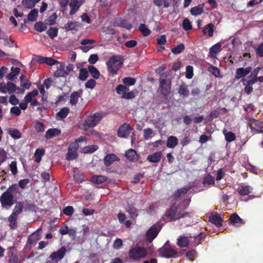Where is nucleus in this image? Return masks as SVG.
<instances>
[{"label":"nucleus","mask_w":263,"mask_h":263,"mask_svg":"<svg viewBox=\"0 0 263 263\" xmlns=\"http://www.w3.org/2000/svg\"><path fill=\"white\" fill-rule=\"evenodd\" d=\"M14 193H21L16 183L12 184L0 196V203L2 208L8 209L15 203Z\"/></svg>","instance_id":"obj_1"},{"label":"nucleus","mask_w":263,"mask_h":263,"mask_svg":"<svg viewBox=\"0 0 263 263\" xmlns=\"http://www.w3.org/2000/svg\"><path fill=\"white\" fill-rule=\"evenodd\" d=\"M179 205H177L175 203H173L170 209L166 210L165 214L163 215L162 218L164 221H173L175 220L180 219L181 218L191 217V212H184V211H179Z\"/></svg>","instance_id":"obj_2"},{"label":"nucleus","mask_w":263,"mask_h":263,"mask_svg":"<svg viewBox=\"0 0 263 263\" xmlns=\"http://www.w3.org/2000/svg\"><path fill=\"white\" fill-rule=\"evenodd\" d=\"M124 62L121 55L116 54L110 57L107 62V70L112 75L116 74Z\"/></svg>","instance_id":"obj_3"},{"label":"nucleus","mask_w":263,"mask_h":263,"mask_svg":"<svg viewBox=\"0 0 263 263\" xmlns=\"http://www.w3.org/2000/svg\"><path fill=\"white\" fill-rule=\"evenodd\" d=\"M159 88L161 94L164 98H168L172 90V81L167 78L165 73H162L160 76Z\"/></svg>","instance_id":"obj_4"},{"label":"nucleus","mask_w":263,"mask_h":263,"mask_svg":"<svg viewBox=\"0 0 263 263\" xmlns=\"http://www.w3.org/2000/svg\"><path fill=\"white\" fill-rule=\"evenodd\" d=\"M104 113L103 112H96L95 114L88 116L83 122L84 128H91L98 125L102 119Z\"/></svg>","instance_id":"obj_5"},{"label":"nucleus","mask_w":263,"mask_h":263,"mask_svg":"<svg viewBox=\"0 0 263 263\" xmlns=\"http://www.w3.org/2000/svg\"><path fill=\"white\" fill-rule=\"evenodd\" d=\"M147 255V251L146 248L138 246L132 248L128 252L129 257L133 260H140L146 257Z\"/></svg>","instance_id":"obj_6"},{"label":"nucleus","mask_w":263,"mask_h":263,"mask_svg":"<svg viewBox=\"0 0 263 263\" xmlns=\"http://www.w3.org/2000/svg\"><path fill=\"white\" fill-rule=\"evenodd\" d=\"M162 227V224H161L160 222H157L152 225V226L148 229L146 233V240L148 242H152V241L155 239L160 232Z\"/></svg>","instance_id":"obj_7"},{"label":"nucleus","mask_w":263,"mask_h":263,"mask_svg":"<svg viewBox=\"0 0 263 263\" xmlns=\"http://www.w3.org/2000/svg\"><path fill=\"white\" fill-rule=\"evenodd\" d=\"M169 241H167L165 244L161 248L158 249V252L160 255L162 257L171 258L174 257L177 254V252L173 249L171 246L168 245Z\"/></svg>","instance_id":"obj_8"},{"label":"nucleus","mask_w":263,"mask_h":263,"mask_svg":"<svg viewBox=\"0 0 263 263\" xmlns=\"http://www.w3.org/2000/svg\"><path fill=\"white\" fill-rule=\"evenodd\" d=\"M39 239L40 235L38 232H35L31 234L27 239V242L24 247V250L25 251H30L33 247L36 245Z\"/></svg>","instance_id":"obj_9"},{"label":"nucleus","mask_w":263,"mask_h":263,"mask_svg":"<svg viewBox=\"0 0 263 263\" xmlns=\"http://www.w3.org/2000/svg\"><path fill=\"white\" fill-rule=\"evenodd\" d=\"M133 130V128L129 124L124 123L119 127L117 136L121 138H127Z\"/></svg>","instance_id":"obj_10"},{"label":"nucleus","mask_w":263,"mask_h":263,"mask_svg":"<svg viewBox=\"0 0 263 263\" xmlns=\"http://www.w3.org/2000/svg\"><path fill=\"white\" fill-rule=\"evenodd\" d=\"M78 147L79 144H77V143H71L69 144L66 157L67 160H73V159L77 158L78 156L77 154Z\"/></svg>","instance_id":"obj_11"},{"label":"nucleus","mask_w":263,"mask_h":263,"mask_svg":"<svg viewBox=\"0 0 263 263\" xmlns=\"http://www.w3.org/2000/svg\"><path fill=\"white\" fill-rule=\"evenodd\" d=\"M84 3V0H70L69 3V5L71 7L69 14L70 15H72L76 13L80 6H81V5H82Z\"/></svg>","instance_id":"obj_12"},{"label":"nucleus","mask_w":263,"mask_h":263,"mask_svg":"<svg viewBox=\"0 0 263 263\" xmlns=\"http://www.w3.org/2000/svg\"><path fill=\"white\" fill-rule=\"evenodd\" d=\"M96 41L94 39H83L80 42V44L83 45V47H80V49L82 50L83 52H87L89 51L91 48H94L95 46L93 44H95Z\"/></svg>","instance_id":"obj_13"},{"label":"nucleus","mask_w":263,"mask_h":263,"mask_svg":"<svg viewBox=\"0 0 263 263\" xmlns=\"http://www.w3.org/2000/svg\"><path fill=\"white\" fill-rule=\"evenodd\" d=\"M230 223L235 227H240L244 224L245 221L237 213L231 214L229 218Z\"/></svg>","instance_id":"obj_14"},{"label":"nucleus","mask_w":263,"mask_h":263,"mask_svg":"<svg viewBox=\"0 0 263 263\" xmlns=\"http://www.w3.org/2000/svg\"><path fill=\"white\" fill-rule=\"evenodd\" d=\"M66 248L62 247L58 251L53 252L50 255V258L52 260L58 261L57 259H62L64 258L66 254Z\"/></svg>","instance_id":"obj_15"},{"label":"nucleus","mask_w":263,"mask_h":263,"mask_svg":"<svg viewBox=\"0 0 263 263\" xmlns=\"http://www.w3.org/2000/svg\"><path fill=\"white\" fill-rule=\"evenodd\" d=\"M242 83L245 86L244 91L247 94H251L253 91V85L255 84V80L252 79L248 80L246 78L241 79Z\"/></svg>","instance_id":"obj_16"},{"label":"nucleus","mask_w":263,"mask_h":263,"mask_svg":"<svg viewBox=\"0 0 263 263\" xmlns=\"http://www.w3.org/2000/svg\"><path fill=\"white\" fill-rule=\"evenodd\" d=\"M120 158L114 153L107 154L104 158V165L107 166H110L116 161H119Z\"/></svg>","instance_id":"obj_17"},{"label":"nucleus","mask_w":263,"mask_h":263,"mask_svg":"<svg viewBox=\"0 0 263 263\" xmlns=\"http://www.w3.org/2000/svg\"><path fill=\"white\" fill-rule=\"evenodd\" d=\"M190 237H191V235L190 236L180 235L177 238V244L181 247H187L190 244L189 238Z\"/></svg>","instance_id":"obj_18"},{"label":"nucleus","mask_w":263,"mask_h":263,"mask_svg":"<svg viewBox=\"0 0 263 263\" xmlns=\"http://www.w3.org/2000/svg\"><path fill=\"white\" fill-rule=\"evenodd\" d=\"M82 90H80L78 91L71 92L70 95V103L72 105H76L79 101V99L82 95Z\"/></svg>","instance_id":"obj_19"},{"label":"nucleus","mask_w":263,"mask_h":263,"mask_svg":"<svg viewBox=\"0 0 263 263\" xmlns=\"http://www.w3.org/2000/svg\"><path fill=\"white\" fill-rule=\"evenodd\" d=\"M209 220L217 227H220L222 226L223 220L218 214H215L214 215L210 216Z\"/></svg>","instance_id":"obj_20"},{"label":"nucleus","mask_w":263,"mask_h":263,"mask_svg":"<svg viewBox=\"0 0 263 263\" xmlns=\"http://www.w3.org/2000/svg\"><path fill=\"white\" fill-rule=\"evenodd\" d=\"M252 190V188L250 185H241L237 189V191L241 196H247Z\"/></svg>","instance_id":"obj_21"},{"label":"nucleus","mask_w":263,"mask_h":263,"mask_svg":"<svg viewBox=\"0 0 263 263\" xmlns=\"http://www.w3.org/2000/svg\"><path fill=\"white\" fill-rule=\"evenodd\" d=\"M162 157L161 152H156L152 155H148L147 160L150 162H159Z\"/></svg>","instance_id":"obj_22"},{"label":"nucleus","mask_w":263,"mask_h":263,"mask_svg":"<svg viewBox=\"0 0 263 263\" xmlns=\"http://www.w3.org/2000/svg\"><path fill=\"white\" fill-rule=\"evenodd\" d=\"M166 146L168 148H174L178 144V139L175 136H170L166 141Z\"/></svg>","instance_id":"obj_23"},{"label":"nucleus","mask_w":263,"mask_h":263,"mask_svg":"<svg viewBox=\"0 0 263 263\" xmlns=\"http://www.w3.org/2000/svg\"><path fill=\"white\" fill-rule=\"evenodd\" d=\"M17 217L13 210L11 214L8 218V221L9 222V227L11 229H13L17 227Z\"/></svg>","instance_id":"obj_24"},{"label":"nucleus","mask_w":263,"mask_h":263,"mask_svg":"<svg viewBox=\"0 0 263 263\" xmlns=\"http://www.w3.org/2000/svg\"><path fill=\"white\" fill-rule=\"evenodd\" d=\"M68 75V72L65 70V66L64 64H62L54 73V76L57 78L59 77H66Z\"/></svg>","instance_id":"obj_25"},{"label":"nucleus","mask_w":263,"mask_h":263,"mask_svg":"<svg viewBox=\"0 0 263 263\" xmlns=\"http://www.w3.org/2000/svg\"><path fill=\"white\" fill-rule=\"evenodd\" d=\"M60 133L61 131L58 128H49L45 134V137L46 139H51V138H53L54 136H59Z\"/></svg>","instance_id":"obj_26"},{"label":"nucleus","mask_w":263,"mask_h":263,"mask_svg":"<svg viewBox=\"0 0 263 263\" xmlns=\"http://www.w3.org/2000/svg\"><path fill=\"white\" fill-rule=\"evenodd\" d=\"M178 92L180 95L183 97H187L190 95L187 85L183 83L179 85Z\"/></svg>","instance_id":"obj_27"},{"label":"nucleus","mask_w":263,"mask_h":263,"mask_svg":"<svg viewBox=\"0 0 263 263\" xmlns=\"http://www.w3.org/2000/svg\"><path fill=\"white\" fill-rule=\"evenodd\" d=\"M190 190V187H183L182 188L178 189L174 194V198L177 200V199L179 198L182 195L186 194Z\"/></svg>","instance_id":"obj_28"},{"label":"nucleus","mask_w":263,"mask_h":263,"mask_svg":"<svg viewBox=\"0 0 263 263\" xmlns=\"http://www.w3.org/2000/svg\"><path fill=\"white\" fill-rule=\"evenodd\" d=\"M214 25L212 24V23L208 24V25H206V26H204V27L203 28V33L205 35V34L207 33L208 32L209 36H213L214 35Z\"/></svg>","instance_id":"obj_29"},{"label":"nucleus","mask_w":263,"mask_h":263,"mask_svg":"<svg viewBox=\"0 0 263 263\" xmlns=\"http://www.w3.org/2000/svg\"><path fill=\"white\" fill-rule=\"evenodd\" d=\"M256 126L257 128H255L254 126H252V124H249V126L251 130H255L258 134L263 133V121H258L256 122Z\"/></svg>","instance_id":"obj_30"},{"label":"nucleus","mask_w":263,"mask_h":263,"mask_svg":"<svg viewBox=\"0 0 263 263\" xmlns=\"http://www.w3.org/2000/svg\"><path fill=\"white\" fill-rule=\"evenodd\" d=\"M79 26V22H68L65 25L64 28L66 31H70V30H77V27Z\"/></svg>","instance_id":"obj_31"},{"label":"nucleus","mask_w":263,"mask_h":263,"mask_svg":"<svg viewBox=\"0 0 263 263\" xmlns=\"http://www.w3.org/2000/svg\"><path fill=\"white\" fill-rule=\"evenodd\" d=\"M203 11V5L199 4L197 6L193 7L190 10V12L193 15H201Z\"/></svg>","instance_id":"obj_32"},{"label":"nucleus","mask_w":263,"mask_h":263,"mask_svg":"<svg viewBox=\"0 0 263 263\" xmlns=\"http://www.w3.org/2000/svg\"><path fill=\"white\" fill-rule=\"evenodd\" d=\"M221 44L217 43L214 45L212 46V47L210 48V55L211 57H215L216 54L218 53V52L221 51Z\"/></svg>","instance_id":"obj_33"},{"label":"nucleus","mask_w":263,"mask_h":263,"mask_svg":"<svg viewBox=\"0 0 263 263\" xmlns=\"http://www.w3.org/2000/svg\"><path fill=\"white\" fill-rule=\"evenodd\" d=\"M223 133L225 136V139L227 142H232V141L235 140V134L232 133V132H227V129H223Z\"/></svg>","instance_id":"obj_34"},{"label":"nucleus","mask_w":263,"mask_h":263,"mask_svg":"<svg viewBox=\"0 0 263 263\" xmlns=\"http://www.w3.org/2000/svg\"><path fill=\"white\" fill-rule=\"evenodd\" d=\"M88 71L91 76L95 79H98L100 76V72L99 70L97 69L95 66L89 65L88 67Z\"/></svg>","instance_id":"obj_35"},{"label":"nucleus","mask_w":263,"mask_h":263,"mask_svg":"<svg viewBox=\"0 0 263 263\" xmlns=\"http://www.w3.org/2000/svg\"><path fill=\"white\" fill-rule=\"evenodd\" d=\"M125 156L129 160L134 161L137 157V152L135 149H129L126 152Z\"/></svg>","instance_id":"obj_36"},{"label":"nucleus","mask_w":263,"mask_h":263,"mask_svg":"<svg viewBox=\"0 0 263 263\" xmlns=\"http://www.w3.org/2000/svg\"><path fill=\"white\" fill-rule=\"evenodd\" d=\"M126 211L128 212L132 218L137 217L138 215L137 210L133 205L128 204L126 206Z\"/></svg>","instance_id":"obj_37"},{"label":"nucleus","mask_w":263,"mask_h":263,"mask_svg":"<svg viewBox=\"0 0 263 263\" xmlns=\"http://www.w3.org/2000/svg\"><path fill=\"white\" fill-rule=\"evenodd\" d=\"M45 150L44 149H40L37 148L34 154L35 161L40 162L42 160V156L44 154Z\"/></svg>","instance_id":"obj_38"},{"label":"nucleus","mask_w":263,"mask_h":263,"mask_svg":"<svg viewBox=\"0 0 263 263\" xmlns=\"http://www.w3.org/2000/svg\"><path fill=\"white\" fill-rule=\"evenodd\" d=\"M38 14L39 12L37 9L31 10L27 15L28 21H31L32 22L36 21Z\"/></svg>","instance_id":"obj_39"},{"label":"nucleus","mask_w":263,"mask_h":263,"mask_svg":"<svg viewBox=\"0 0 263 263\" xmlns=\"http://www.w3.org/2000/svg\"><path fill=\"white\" fill-rule=\"evenodd\" d=\"M58 18V15L56 13H53L51 15H50L47 18L45 19L44 23L47 25H54L56 22V20Z\"/></svg>","instance_id":"obj_40"},{"label":"nucleus","mask_w":263,"mask_h":263,"mask_svg":"<svg viewBox=\"0 0 263 263\" xmlns=\"http://www.w3.org/2000/svg\"><path fill=\"white\" fill-rule=\"evenodd\" d=\"M23 203L21 202V201H18V202L16 203L13 209V211L17 218H18L19 214H21L23 210Z\"/></svg>","instance_id":"obj_41"},{"label":"nucleus","mask_w":263,"mask_h":263,"mask_svg":"<svg viewBox=\"0 0 263 263\" xmlns=\"http://www.w3.org/2000/svg\"><path fill=\"white\" fill-rule=\"evenodd\" d=\"M20 80L22 87H23L26 89H29L30 86H31V83H30L29 80L25 77L24 76H23V74L20 77Z\"/></svg>","instance_id":"obj_42"},{"label":"nucleus","mask_w":263,"mask_h":263,"mask_svg":"<svg viewBox=\"0 0 263 263\" xmlns=\"http://www.w3.org/2000/svg\"><path fill=\"white\" fill-rule=\"evenodd\" d=\"M58 28L57 27H50V28L47 30L46 33L47 35L51 38L53 39L58 35Z\"/></svg>","instance_id":"obj_43"},{"label":"nucleus","mask_w":263,"mask_h":263,"mask_svg":"<svg viewBox=\"0 0 263 263\" xmlns=\"http://www.w3.org/2000/svg\"><path fill=\"white\" fill-rule=\"evenodd\" d=\"M107 178L104 176H95L92 177L91 181L96 184H101L106 181Z\"/></svg>","instance_id":"obj_44"},{"label":"nucleus","mask_w":263,"mask_h":263,"mask_svg":"<svg viewBox=\"0 0 263 263\" xmlns=\"http://www.w3.org/2000/svg\"><path fill=\"white\" fill-rule=\"evenodd\" d=\"M118 25L123 28H125L127 30L131 29L132 27V24H130L125 19H120L118 22Z\"/></svg>","instance_id":"obj_45"},{"label":"nucleus","mask_w":263,"mask_h":263,"mask_svg":"<svg viewBox=\"0 0 263 263\" xmlns=\"http://www.w3.org/2000/svg\"><path fill=\"white\" fill-rule=\"evenodd\" d=\"M139 29L144 36H147V35H150L151 33V30L149 29L147 27L146 25L144 24L140 25Z\"/></svg>","instance_id":"obj_46"},{"label":"nucleus","mask_w":263,"mask_h":263,"mask_svg":"<svg viewBox=\"0 0 263 263\" xmlns=\"http://www.w3.org/2000/svg\"><path fill=\"white\" fill-rule=\"evenodd\" d=\"M46 24H44L43 22H36L34 24V29L39 32H43L47 29Z\"/></svg>","instance_id":"obj_47"},{"label":"nucleus","mask_w":263,"mask_h":263,"mask_svg":"<svg viewBox=\"0 0 263 263\" xmlns=\"http://www.w3.org/2000/svg\"><path fill=\"white\" fill-rule=\"evenodd\" d=\"M69 112V110L68 108L67 107H64L62 108L60 111L58 112L57 114V116L60 118L61 119H63V118H65L68 116Z\"/></svg>","instance_id":"obj_48"},{"label":"nucleus","mask_w":263,"mask_h":263,"mask_svg":"<svg viewBox=\"0 0 263 263\" xmlns=\"http://www.w3.org/2000/svg\"><path fill=\"white\" fill-rule=\"evenodd\" d=\"M89 76V71L86 68H81L79 71V77L80 80L85 81L87 79Z\"/></svg>","instance_id":"obj_49"},{"label":"nucleus","mask_w":263,"mask_h":263,"mask_svg":"<svg viewBox=\"0 0 263 263\" xmlns=\"http://www.w3.org/2000/svg\"><path fill=\"white\" fill-rule=\"evenodd\" d=\"M215 183V180L214 177L211 175H208V176L204 177L203 180V184L204 185L205 184H214Z\"/></svg>","instance_id":"obj_50"},{"label":"nucleus","mask_w":263,"mask_h":263,"mask_svg":"<svg viewBox=\"0 0 263 263\" xmlns=\"http://www.w3.org/2000/svg\"><path fill=\"white\" fill-rule=\"evenodd\" d=\"M9 134L13 139H20L22 136V134L20 130L16 129V128L9 130Z\"/></svg>","instance_id":"obj_51"},{"label":"nucleus","mask_w":263,"mask_h":263,"mask_svg":"<svg viewBox=\"0 0 263 263\" xmlns=\"http://www.w3.org/2000/svg\"><path fill=\"white\" fill-rule=\"evenodd\" d=\"M185 49V45L183 44H178L176 47L173 48L171 51L175 54H178V53H181Z\"/></svg>","instance_id":"obj_52"},{"label":"nucleus","mask_w":263,"mask_h":263,"mask_svg":"<svg viewBox=\"0 0 263 263\" xmlns=\"http://www.w3.org/2000/svg\"><path fill=\"white\" fill-rule=\"evenodd\" d=\"M6 87L9 94H13V93L15 92L17 89L16 85L12 83V82H8L6 84Z\"/></svg>","instance_id":"obj_53"},{"label":"nucleus","mask_w":263,"mask_h":263,"mask_svg":"<svg viewBox=\"0 0 263 263\" xmlns=\"http://www.w3.org/2000/svg\"><path fill=\"white\" fill-rule=\"evenodd\" d=\"M98 148V146L93 144V145H89L84 147L83 148V152L84 153H92Z\"/></svg>","instance_id":"obj_54"},{"label":"nucleus","mask_w":263,"mask_h":263,"mask_svg":"<svg viewBox=\"0 0 263 263\" xmlns=\"http://www.w3.org/2000/svg\"><path fill=\"white\" fill-rule=\"evenodd\" d=\"M128 90H129V88L126 85H119L116 87V91L118 94L124 95Z\"/></svg>","instance_id":"obj_55"},{"label":"nucleus","mask_w":263,"mask_h":263,"mask_svg":"<svg viewBox=\"0 0 263 263\" xmlns=\"http://www.w3.org/2000/svg\"><path fill=\"white\" fill-rule=\"evenodd\" d=\"M244 77H245L244 68L243 67L237 68L236 71L235 79L239 80L240 78H244Z\"/></svg>","instance_id":"obj_56"},{"label":"nucleus","mask_w":263,"mask_h":263,"mask_svg":"<svg viewBox=\"0 0 263 263\" xmlns=\"http://www.w3.org/2000/svg\"><path fill=\"white\" fill-rule=\"evenodd\" d=\"M122 82L125 85L130 86L135 85L136 80L133 78L126 77L123 79Z\"/></svg>","instance_id":"obj_57"},{"label":"nucleus","mask_w":263,"mask_h":263,"mask_svg":"<svg viewBox=\"0 0 263 263\" xmlns=\"http://www.w3.org/2000/svg\"><path fill=\"white\" fill-rule=\"evenodd\" d=\"M183 28L185 30H189L192 29V24L188 18H184L182 23Z\"/></svg>","instance_id":"obj_58"},{"label":"nucleus","mask_w":263,"mask_h":263,"mask_svg":"<svg viewBox=\"0 0 263 263\" xmlns=\"http://www.w3.org/2000/svg\"><path fill=\"white\" fill-rule=\"evenodd\" d=\"M74 212V208L71 205H68L63 210V213L67 216H71Z\"/></svg>","instance_id":"obj_59"},{"label":"nucleus","mask_w":263,"mask_h":263,"mask_svg":"<svg viewBox=\"0 0 263 263\" xmlns=\"http://www.w3.org/2000/svg\"><path fill=\"white\" fill-rule=\"evenodd\" d=\"M205 235L204 233H203V232H200L198 235L194 236V241L196 244L198 245L201 243V241L202 239L205 238Z\"/></svg>","instance_id":"obj_60"},{"label":"nucleus","mask_w":263,"mask_h":263,"mask_svg":"<svg viewBox=\"0 0 263 263\" xmlns=\"http://www.w3.org/2000/svg\"><path fill=\"white\" fill-rule=\"evenodd\" d=\"M7 159V152L3 148H0V165Z\"/></svg>","instance_id":"obj_61"},{"label":"nucleus","mask_w":263,"mask_h":263,"mask_svg":"<svg viewBox=\"0 0 263 263\" xmlns=\"http://www.w3.org/2000/svg\"><path fill=\"white\" fill-rule=\"evenodd\" d=\"M186 78L187 79L192 78L193 77V67L191 65H187L186 67Z\"/></svg>","instance_id":"obj_62"},{"label":"nucleus","mask_w":263,"mask_h":263,"mask_svg":"<svg viewBox=\"0 0 263 263\" xmlns=\"http://www.w3.org/2000/svg\"><path fill=\"white\" fill-rule=\"evenodd\" d=\"M34 127L38 132H43L45 130V125L40 121H37L34 125Z\"/></svg>","instance_id":"obj_63"},{"label":"nucleus","mask_w":263,"mask_h":263,"mask_svg":"<svg viewBox=\"0 0 263 263\" xmlns=\"http://www.w3.org/2000/svg\"><path fill=\"white\" fill-rule=\"evenodd\" d=\"M255 51L258 57H263V43L259 44L258 47L255 49Z\"/></svg>","instance_id":"obj_64"}]
</instances>
